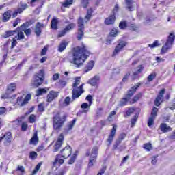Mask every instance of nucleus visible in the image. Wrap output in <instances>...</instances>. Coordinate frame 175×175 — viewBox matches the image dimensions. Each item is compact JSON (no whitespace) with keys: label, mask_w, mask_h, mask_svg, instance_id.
I'll return each instance as SVG.
<instances>
[{"label":"nucleus","mask_w":175,"mask_h":175,"mask_svg":"<svg viewBox=\"0 0 175 175\" xmlns=\"http://www.w3.org/2000/svg\"><path fill=\"white\" fill-rule=\"evenodd\" d=\"M90 54V51L87 49V46L82 44L81 46H76L72 49V57L69 59V61L70 64H73L77 68H79L84 64Z\"/></svg>","instance_id":"f257e3e1"},{"label":"nucleus","mask_w":175,"mask_h":175,"mask_svg":"<svg viewBox=\"0 0 175 175\" xmlns=\"http://www.w3.org/2000/svg\"><path fill=\"white\" fill-rule=\"evenodd\" d=\"M65 121H66V116H63L61 117V113L57 112L54 116L53 117V129L55 131L61 130V128L64 126L65 124Z\"/></svg>","instance_id":"f03ea898"},{"label":"nucleus","mask_w":175,"mask_h":175,"mask_svg":"<svg viewBox=\"0 0 175 175\" xmlns=\"http://www.w3.org/2000/svg\"><path fill=\"white\" fill-rule=\"evenodd\" d=\"M44 81V70H40L38 73H36L33 76L31 85H33V87L38 88V87H40V85H42V84H43Z\"/></svg>","instance_id":"7ed1b4c3"},{"label":"nucleus","mask_w":175,"mask_h":175,"mask_svg":"<svg viewBox=\"0 0 175 175\" xmlns=\"http://www.w3.org/2000/svg\"><path fill=\"white\" fill-rule=\"evenodd\" d=\"M174 40H175V35L173 33H171L165 42V44L162 46L161 50V54H166L170 49H172V46H173V43H174Z\"/></svg>","instance_id":"20e7f679"},{"label":"nucleus","mask_w":175,"mask_h":175,"mask_svg":"<svg viewBox=\"0 0 175 175\" xmlns=\"http://www.w3.org/2000/svg\"><path fill=\"white\" fill-rule=\"evenodd\" d=\"M15 33L17 34V36H16V39H23V25L18 27L16 30L5 31V33L1 36V38L3 39H6L10 36H13Z\"/></svg>","instance_id":"39448f33"},{"label":"nucleus","mask_w":175,"mask_h":175,"mask_svg":"<svg viewBox=\"0 0 175 175\" xmlns=\"http://www.w3.org/2000/svg\"><path fill=\"white\" fill-rule=\"evenodd\" d=\"M140 87V84L137 83L135 86L131 88V90L129 91L128 94L126 95V98H123L120 102V106H126V103L132 96H133V94L136 92V90H137Z\"/></svg>","instance_id":"423d86ee"},{"label":"nucleus","mask_w":175,"mask_h":175,"mask_svg":"<svg viewBox=\"0 0 175 175\" xmlns=\"http://www.w3.org/2000/svg\"><path fill=\"white\" fill-rule=\"evenodd\" d=\"M83 87H84V83H82L78 88H75V89H72L71 102H75L77 98H80L81 94H83L84 89H83Z\"/></svg>","instance_id":"0eeeda50"},{"label":"nucleus","mask_w":175,"mask_h":175,"mask_svg":"<svg viewBox=\"0 0 175 175\" xmlns=\"http://www.w3.org/2000/svg\"><path fill=\"white\" fill-rule=\"evenodd\" d=\"M84 38V20L83 18L78 19V32L77 35V39L81 40Z\"/></svg>","instance_id":"6e6552de"},{"label":"nucleus","mask_w":175,"mask_h":175,"mask_svg":"<svg viewBox=\"0 0 175 175\" xmlns=\"http://www.w3.org/2000/svg\"><path fill=\"white\" fill-rule=\"evenodd\" d=\"M60 153L62 158L67 159V158H69V157L72 155V148L67 146L60 151Z\"/></svg>","instance_id":"1a4fd4ad"},{"label":"nucleus","mask_w":175,"mask_h":175,"mask_svg":"<svg viewBox=\"0 0 175 175\" xmlns=\"http://www.w3.org/2000/svg\"><path fill=\"white\" fill-rule=\"evenodd\" d=\"M157 113H158V108L154 107H153L150 117L148 119V126H152V125H154V120H155L157 116Z\"/></svg>","instance_id":"9d476101"},{"label":"nucleus","mask_w":175,"mask_h":175,"mask_svg":"<svg viewBox=\"0 0 175 175\" xmlns=\"http://www.w3.org/2000/svg\"><path fill=\"white\" fill-rule=\"evenodd\" d=\"M99 81H100V76L94 75L92 78L88 80V84H90L92 87H97V85H99Z\"/></svg>","instance_id":"9b49d317"},{"label":"nucleus","mask_w":175,"mask_h":175,"mask_svg":"<svg viewBox=\"0 0 175 175\" xmlns=\"http://www.w3.org/2000/svg\"><path fill=\"white\" fill-rule=\"evenodd\" d=\"M63 142H64V134L62 133L59 135V138L54 146V149H53L54 152H57V151H58L61 148V147H62Z\"/></svg>","instance_id":"f8f14e48"},{"label":"nucleus","mask_w":175,"mask_h":175,"mask_svg":"<svg viewBox=\"0 0 175 175\" xmlns=\"http://www.w3.org/2000/svg\"><path fill=\"white\" fill-rule=\"evenodd\" d=\"M117 132V126L113 125V128L111 130L110 135L107 139L108 142V146H110L111 143H113V140H114V137L116 136V133Z\"/></svg>","instance_id":"ddd939ff"},{"label":"nucleus","mask_w":175,"mask_h":175,"mask_svg":"<svg viewBox=\"0 0 175 175\" xmlns=\"http://www.w3.org/2000/svg\"><path fill=\"white\" fill-rule=\"evenodd\" d=\"M126 137V133H122L121 134H120L118 138L116 139L115 142V144L113 145V149L117 150V147H118L120 144L122 143V140H124V139H125Z\"/></svg>","instance_id":"4468645a"},{"label":"nucleus","mask_w":175,"mask_h":175,"mask_svg":"<svg viewBox=\"0 0 175 175\" xmlns=\"http://www.w3.org/2000/svg\"><path fill=\"white\" fill-rule=\"evenodd\" d=\"M125 6L126 9L129 10V12H132L136 7V3L133 1V0H125Z\"/></svg>","instance_id":"2eb2a0df"},{"label":"nucleus","mask_w":175,"mask_h":175,"mask_svg":"<svg viewBox=\"0 0 175 175\" xmlns=\"http://www.w3.org/2000/svg\"><path fill=\"white\" fill-rule=\"evenodd\" d=\"M58 95H59V93L58 92H55V91L49 92L46 97L47 102H53L54 99H55L56 98H58Z\"/></svg>","instance_id":"dca6fc26"},{"label":"nucleus","mask_w":175,"mask_h":175,"mask_svg":"<svg viewBox=\"0 0 175 175\" xmlns=\"http://www.w3.org/2000/svg\"><path fill=\"white\" fill-rule=\"evenodd\" d=\"M125 46H126V42L124 41H122L120 42L115 48V50L113 51V55H117V54H118V53H120V51H121V50H122V49L124 47H125Z\"/></svg>","instance_id":"f3484780"},{"label":"nucleus","mask_w":175,"mask_h":175,"mask_svg":"<svg viewBox=\"0 0 175 175\" xmlns=\"http://www.w3.org/2000/svg\"><path fill=\"white\" fill-rule=\"evenodd\" d=\"M44 27V24L40 23V22H38L36 25L35 27V33L36 36H40L42 34V28Z\"/></svg>","instance_id":"a211bd4d"},{"label":"nucleus","mask_w":175,"mask_h":175,"mask_svg":"<svg viewBox=\"0 0 175 175\" xmlns=\"http://www.w3.org/2000/svg\"><path fill=\"white\" fill-rule=\"evenodd\" d=\"M114 21H116V15L113 14L105 18V24H106L107 25H111L114 24Z\"/></svg>","instance_id":"6ab92c4d"},{"label":"nucleus","mask_w":175,"mask_h":175,"mask_svg":"<svg viewBox=\"0 0 175 175\" xmlns=\"http://www.w3.org/2000/svg\"><path fill=\"white\" fill-rule=\"evenodd\" d=\"M12 125L14 128H18V126L21 127V129H23V118H19L15 121L12 122Z\"/></svg>","instance_id":"aec40b11"},{"label":"nucleus","mask_w":175,"mask_h":175,"mask_svg":"<svg viewBox=\"0 0 175 175\" xmlns=\"http://www.w3.org/2000/svg\"><path fill=\"white\" fill-rule=\"evenodd\" d=\"M12 17V10H8L3 14L2 20L3 23H8V21L10 20V18Z\"/></svg>","instance_id":"412c9836"},{"label":"nucleus","mask_w":175,"mask_h":175,"mask_svg":"<svg viewBox=\"0 0 175 175\" xmlns=\"http://www.w3.org/2000/svg\"><path fill=\"white\" fill-rule=\"evenodd\" d=\"M64 161H65L64 160V159H62V156L61 154H57L53 162V166H55L57 163H59V165H62Z\"/></svg>","instance_id":"4be33fe9"},{"label":"nucleus","mask_w":175,"mask_h":175,"mask_svg":"<svg viewBox=\"0 0 175 175\" xmlns=\"http://www.w3.org/2000/svg\"><path fill=\"white\" fill-rule=\"evenodd\" d=\"M66 46H68V42L66 40H62L58 46V51L62 53L66 49Z\"/></svg>","instance_id":"5701e85b"},{"label":"nucleus","mask_w":175,"mask_h":175,"mask_svg":"<svg viewBox=\"0 0 175 175\" xmlns=\"http://www.w3.org/2000/svg\"><path fill=\"white\" fill-rule=\"evenodd\" d=\"M49 91L48 88H39L38 90H36V96H41V95H43V94H47Z\"/></svg>","instance_id":"b1692460"},{"label":"nucleus","mask_w":175,"mask_h":175,"mask_svg":"<svg viewBox=\"0 0 175 175\" xmlns=\"http://www.w3.org/2000/svg\"><path fill=\"white\" fill-rule=\"evenodd\" d=\"M57 25H58V18H54L53 19H52L51 22V27L52 28V29L57 30L58 29Z\"/></svg>","instance_id":"393cba45"},{"label":"nucleus","mask_w":175,"mask_h":175,"mask_svg":"<svg viewBox=\"0 0 175 175\" xmlns=\"http://www.w3.org/2000/svg\"><path fill=\"white\" fill-rule=\"evenodd\" d=\"M38 142H39V139L38 138V131L35 132L33 136L30 139V144H38Z\"/></svg>","instance_id":"a878e982"},{"label":"nucleus","mask_w":175,"mask_h":175,"mask_svg":"<svg viewBox=\"0 0 175 175\" xmlns=\"http://www.w3.org/2000/svg\"><path fill=\"white\" fill-rule=\"evenodd\" d=\"M160 126L162 132L166 133V132H170V131H172V127L167 126L166 123L161 124Z\"/></svg>","instance_id":"bb28decb"},{"label":"nucleus","mask_w":175,"mask_h":175,"mask_svg":"<svg viewBox=\"0 0 175 175\" xmlns=\"http://www.w3.org/2000/svg\"><path fill=\"white\" fill-rule=\"evenodd\" d=\"M92 8H90L89 10H88V13L87 15L85 16V23H88V21H90V20L91 19V17L92 16Z\"/></svg>","instance_id":"cd10ccee"},{"label":"nucleus","mask_w":175,"mask_h":175,"mask_svg":"<svg viewBox=\"0 0 175 175\" xmlns=\"http://www.w3.org/2000/svg\"><path fill=\"white\" fill-rule=\"evenodd\" d=\"M3 139L5 140L7 143H10L12 141V133L8 132L6 133L3 136Z\"/></svg>","instance_id":"c85d7f7f"},{"label":"nucleus","mask_w":175,"mask_h":175,"mask_svg":"<svg viewBox=\"0 0 175 175\" xmlns=\"http://www.w3.org/2000/svg\"><path fill=\"white\" fill-rule=\"evenodd\" d=\"M34 23H36V19L31 18L29 21L23 23V28H28V27H31V25H32V24H34Z\"/></svg>","instance_id":"c756f323"},{"label":"nucleus","mask_w":175,"mask_h":175,"mask_svg":"<svg viewBox=\"0 0 175 175\" xmlns=\"http://www.w3.org/2000/svg\"><path fill=\"white\" fill-rule=\"evenodd\" d=\"M98 147L96 146L94 147L92 150L90 158L96 159V157H98Z\"/></svg>","instance_id":"7c9ffc66"},{"label":"nucleus","mask_w":175,"mask_h":175,"mask_svg":"<svg viewBox=\"0 0 175 175\" xmlns=\"http://www.w3.org/2000/svg\"><path fill=\"white\" fill-rule=\"evenodd\" d=\"M16 91V83H11L7 90L8 94H12V92H14Z\"/></svg>","instance_id":"2f4dec72"},{"label":"nucleus","mask_w":175,"mask_h":175,"mask_svg":"<svg viewBox=\"0 0 175 175\" xmlns=\"http://www.w3.org/2000/svg\"><path fill=\"white\" fill-rule=\"evenodd\" d=\"M94 65H95V62L93 60L90 61L86 66L85 72L87 73V72H90V70H91L92 68H94Z\"/></svg>","instance_id":"473e14b6"},{"label":"nucleus","mask_w":175,"mask_h":175,"mask_svg":"<svg viewBox=\"0 0 175 175\" xmlns=\"http://www.w3.org/2000/svg\"><path fill=\"white\" fill-rule=\"evenodd\" d=\"M76 27V24L75 23H70L66 27L64 28L65 31L67 32H69V31H72V29H75Z\"/></svg>","instance_id":"72a5a7b5"},{"label":"nucleus","mask_w":175,"mask_h":175,"mask_svg":"<svg viewBox=\"0 0 175 175\" xmlns=\"http://www.w3.org/2000/svg\"><path fill=\"white\" fill-rule=\"evenodd\" d=\"M163 102V98L160 97L159 96H157L155 100H154V105L155 106H160L161 103Z\"/></svg>","instance_id":"f704fd0d"},{"label":"nucleus","mask_w":175,"mask_h":175,"mask_svg":"<svg viewBox=\"0 0 175 175\" xmlns=\"http://www.w3.org/2000/svg\"><path fill=\"white\" fill-rule=\"evenodd\" d=\"M31 94H27L23 100V106H24V105H27L31 100Z\"/></svg>","instance_id":"c9c22d12"},{"label":"nucleus","mask_w":175,"mask_h":175,"mask_svg":"<svg viewBox=\"0 0 175 175\" xmlns=\"http://www.w3.org/2000/svg\"><path fill=\"white\" fill-rule=\"evenodd\" d=\"M80 77H77V78H75V83L72 84V90H75V88H78L77 85L80 84Z\"/></svg>","instance_id":"e433bc0d"},{"label":"nucleus","mask_w":175,"mask_h":175,"mask_svg":"<svg viewBox=\"0 0 175 175\" xmlns=\"http://www.w3.org/2000/svg\"><path fill=\"white\" fill-rule=\"evenodd\" d=\"M137 68L138 69L137 72L133 73V76H137V75H139V73H142L143 72V70L144 69V67L143 66V65H139Z\"/></svg>","instance_id":"4c0bfd02"},{"label":"nucleus","mask_w":175,"mask_h":175,"mask_svg":"<svg viewBox=\"0 0 175 175\" xmlns=\"http://www.w3.org/2000/svg\"><path fill=\"white\" fill-rule=\"evenodd\" d=\"M16 105L18 107H21L23 106V96H21L17 98Z\"/></svg>","instance_id":"58836bf2"},{"label":"nucleus","mask_w":175,"mask_h":175,"mask_svg":"<svg viewBox=\"0 0 175 175\" xmlns=\"http://www.w3.org/2000/svg\"><path fill=\"white\" fill-rule=\"evenodd\" d=\"M155 77H157V73L153 72L151 73L150 75H148V78H147V81L150 83V81H152V80H154V79H155Z\"/></svg>","instance_id":"ea45409f"},{"label":"nucleus","mask_w":175,"mask_h":175,"mask_svg":"<svg viewBox=\"0 0 175 175\" xmlns=\"http://www.w3.org/2000/svg\"><path fill=\"white\" fill-rule=\"evenodd\" d=\"M75 124H76V119H74L72 121L70 122L68 124V131L73 129V127L75 126Z\"/></svg>","instance_id":"a19ab883"},{"label":"nucleus","mask_w":175,"mask_h":175,"mask_svg":"<svg viewBox=\"0 0 175 175\" xmlns=\"http://www.w3.org/2000/svg\"><path fill=\"white\" fill-rule=\"evenodd\" d=\"M72 3L73 0H65V2L63 3V6L64 8H69Z\"/></svg>","instance_id":"79ce46f5"},{"label":"nucleus","mask_w":175,"mask_h":175,"mask_svg":"<svg viewBox=\"0 0 175 175\" xmlns=\"http://www.w3.org/2000/svg\"><path fill=\"white\" fill-rule=\"evenodd\" d=\"M43 163L40 162L38 163V165L36 166L35 169L33 171V175L36 174V173H38V172H39V169H40V166H42Z\"/></svg>","instance_id":"37998d69"},{"label":"nucleus","mask_w":175,"mask_h":175,"mask_svg":"<svg viewBox=\"0 0 175 175\" xmlns=\"http://www.w3.org/2000/svg\"><path fill=\"white\" fill-rule=\"evenodd\" d=\"M144 150H146V151H151V150H152V145L148 143L144 144Z\"/></svg>","instance_id":"c03bdc74"},{"label":"nucleus","mask_w":175,"mask_h":175,"mask_svg":"<svg viewBox=\"0 0 175 175\" xmlns=\"http://www.w3.org/2000/svg\"><path fill=\"white\" fill-rule=\"evenodd\" d=\"M118 34V30L117 29H113L111 32L109 33V36L116 38Z\"/></svg>","instance_id":"a18cd8bd"},{"label":"nucleus","mask_w":175,"mask_h":175,"mask_svg":"<svg viewBox=\"0 0 175 175\" xmlns=\"http://www.w3.org/2000/svg\"><path fill=\"white\" fill-rule=\"evenodd\" d=\"M137 118H139V115L136 114L133 117V119H131V127L133 128L135 126V124H136V122L137 121Z\"/></svg>","instance_id":"49530a36"},{"label":"nucleus","mask_w":175,"mask_h":175,"mask_svg":"<svg viewBox=\"0 0 175 175\" xmlns=\"http://www.w3.org/2000/svg\"><path fill=\"white\" fill-rule=\"evenodd\" d=\"M36 116L31 114L30 115V116L29 117V122H30V124H33V122H36Z\"/></svg>","instance_id":"de8ad7c7"},{"label":"nucleus","mask_w":175,"mask_h":175,"mask_svg":"<svg viewBox=\"0 0 175 175\" xmlns=\"http://www.w3.org/2000/svg\"><path fill=\"white\" fill-rule=\"evenodd\" d=\"M77 154L75 153L72 157L70 158V159L68 161V165H73V163H75V161H76V157H77Z\"/></svg>","instance_id":"09e8293b"},{"label":"nucleus","mask_w":175,"mask_h":175,"mask_svg":"<svg viewBox=\"0 0 175 175\" xmlns=\"http://www.w3.org/2000/svg\"><path fill=\"white\" fill-rule=\"evenodd\" d=\"M81 109H84L85 110H90V107H91V105H90V103H84L81 105Z\"/></svg>","instance_id":"8fccbe9b"},{"label":"nucleus","mask_w":175,"mask_h":175,"mask_svg":"<svg viewBox=\"0 0 175 175\" xmlns=\"http://www.w3.org/2000/svg\"><path fill=\"white\" fill-rule=\"evenodd\" d=\"M158 46H159L158 40L154 41L153 44H148V47H150V49H155V47H158Z\"/></svg>","instance_id":"3c124183"},{"label":"nucleus","mask_w":175,"mask_h":175,"mask_svg":"<svg viewBox=\"0 0 175 175\" xmlns=\"http://www.w3.org/2000/svg\"><path fill=\"white\" fill-rule=\"evenodd\" d=\"M96 161V159H94L93 157H90V161L88 163V167H92L94 166V163Z\"/></svg>","instance_id":"603ef678"},{"label":"nucleus","mask_w":175,"mask_h":175,"mask_svg":"<svg viewBox=\"0 0 175 175\" xmlns=\"http://www.w3.org/2000/svg\"><path fill=\"white\" fill-rule=\"evenodd\" d=\"M22 12H23V8H18L17 11H15L12 14L13 18H14L15 17H17V14H18V13H21Z\"/></svg>","instance_id":"864d4df0"},{"label":"nucleus","mask_w":175,"mask_h":175,"mask_svg":"<svg viewBox=\"0 0 175 175\" xmlns=\"http://www.w3.org/2000/svg\"><path fill=\"white\" fill-rule=\"evenodd\" d=\"M142 98V93H139L134 96L133 98V103H135V102H137L139 99Z\"/></svg>","instance_id":"5fc2aeb1"},{"label":"nucleus","mask_w":175,"mask_h":175,"mask_svg":"<svg viewBox=\"0 0 175 175\" xmlns=\"http://www.w3.org/2000/svg\"><path fill=\"white\" fill-rule=\"evenodd\" d=\"M71 102V99H70V97L68 96V97H66L65 99H64V105L65 106H69L70 103Z\"/></svg>","instance_id":"6e6d98bb"},{"label":"nucleus","mask_w":175,"mask_h":175,"mask_svg":"<svg viewBox=\"0 0 175 175\" xmlns=\"http://www.w3.org/2000/svg\"><path fill=\"white\" fill-rule=\"evenodd\" d=\"M135 111V108H129V109L126 111V116H124V117H129L131 114H132Z\"/></svg>","instance_id":"4d7b16f0"},{"label":"nucleus","mask_w":175,"mask_h":175,"mask_svg":"<svg viewBox=\"0 0 175 175\" xmlns=\"http://www.w3.org/2000/svg\"><path fill=\"white\" fill-rule=\"evenodd\" d=\"M29 157L31 159H36V158H38V153L36 152H30Z\"/></svg>","instance_id":"13d9d810"},{"label":"nucleus","mask_w":175,"mask_h":175,"mask_svg":"<svg viewBox=\"0 0 175 175\" xmlns=\"http://www.w3.org/2000/svg\"><path fill=\"white\" fill-rule=\"evenodd\" d=\"M126 27V22H120L119 24V27L120 29H125Z\"/></svg>","instance_id":"bf43d9fd"},{"label":"nucleus","mask_w":175,"mask_h":175,"mask_svg":"<svg viewBox=\"0 0 175 175\" xmlns=\"http://www.w3.org/2000/svg\"><path fill=\"white\" fill-rule=\"evenodd\" d=\"M23 31L25 33L26 36H29V35H31V33H32V30L29 28L23 29Z\"/></svg>","instance_id":"052dcab7"},{"label":"nucleus","mask_w":175,"mask_h":175,"mask_svg":"<svg viewBox=\"0 0 175 175\" xmlns=\"http://www.w3.org/2000/svg\"><path fill=\"white\" fill-rule=\"evenodd\" d=\"M165 92H166V89H161L158 94V96H160L161 98H163V95H165Z\"/></svg>","instance_id":"680f3d73"},{"label":"nucleus","mask_w":175,"mask_h":175,"mask_svg":"<svg viewBox=\"0 0 175 175\" xmlns=\"http://www.w3.org/2000/svg\"><path fill=\"white\" fill-rule=\"evenodd\" d=\"M157 161H158V157H157V156L152 157V161H151L152 165H156Z\"/></svg>","instance_id":"e2e57ef3"},{"label":"nucleus","mask_w":175,"mask_h":175,"mask_svg":"<svg viewBox=\"0 0 175 175\" xmlns=\"http://www.w3.org/2000/svg\"><path fill=\"white\" fill-rule=\"evenodd\" d=\"M86 100L89 101L90 106H91L92 105V96H87Z\"/></svg>","instance_id":"0e129e2a"},{"label":"nucleus","mask_w":175,"mask_h":175,"mask_svg":"<svg viewBox=\"0 0 175 175\" xmlns=\"http://www.w3.org/2000/svg\"><path fill=\"white\" fill-rule=\"evenodd\" d=\"M66 30L65 29L62 30L59 34H58V38H62V36H64V35H66Z\"/></svg>","instance_id":"69168bd1"},{"label":"nucleus","mask_w":175,"mask_h":175,"mask_svg":"<svg viewBox=\"0 0 175 175\" xmlns=\"http://www.w3.org/2000/svg\"><path fill=\"white\" fill-rule=\"evenodd\" d=\"M6 113V108L1 107H0V116H3V114H5Z\"/></svg>","instance_id":"338daca9"},{"label":"nucleus","mask_w":175,"mask_h":175,"mask_svg":"<svg viewBox=\"0 0 175 175\" xmlns=\"http://www.w3.org/2000/svg\"><path fill=\"white\" fill-rule=\"evenodd\" d=\"M82 6L83 8H87V6H88V0H83L82 2Z\"/></svg>","instance_id":"774afa93"}]
</instances>
